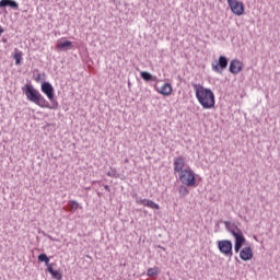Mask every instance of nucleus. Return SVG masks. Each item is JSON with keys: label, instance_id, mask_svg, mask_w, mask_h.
Returning <instances> with one entry per match:
<instances>
[{"label": "nucleus", "instance_id": "nucleus-25", "mask_svg": "<svg viewBox=\"0 0 280 280\" xmlns=\"http://www.w3.org/2000/svg\"><path fill=\"white\" fill-rule=\"evenodd\" d=\"M3 32H5V31H4L3 27H1V25H0V36L3 34Z\"/></svg>", "mask_w": 280, "mask_h": 280}, {"label": "nucleus", "instance_id": "nucleus-18", "mask_svg": "<svg viewBox=\"0 0 280 280\" xmlns=\"http://www.w3.org/2000/svg\"><path fill=\"white\" fill-rule=\"evenodd\" d=\"M160 272L161 270L159 269V267H153L148 269L147 275L148 277H159Z\"/></svg>", "mask_w": 280, "mask_h": 280}, {"label": "nucleus", "instance_id": "nucleus-7", "mask_svg": "<svg viewBox=\"0 0 280 280\" xmlns=\"http://www.w3.org/2000/svg\"><path fill=\"white\" fill-rule=\"evenodd\" d=\"M228 5L232 10L233 14L236 16H242L244 14V3L237 0H228Z\"/></svg>", "mask_w": 280, "mask_h": 280}, {"label": "nucleus", "instance_id": "nucleus-6", "mask_svg": "<svg viewBox=\"0 0 280 280\" xmlns=\"http://www.w3.org/2000/svg\"><path fill=\"white\" fill-rule=\"evenodd\" d=\"M211 67L214 73H222L229 67V58L220 56L218 62H212Z\"/></svg>", "mask_w": 280, "mask_h": 280}, {"label": "nucleus", "instance_id": "nucleus-21", "mask_svg": "<svg viewBox=\"0 0 280 280\" xmlns=\"http://www.w3.org/2000/svg\"><path fill=\"white\" fill-rule=\"evenodd\" d=\"M13 58L15 60V65L19 66L21 65V60H23V52L18 51L13 55Z\"/></svg>", "mask_w": 280, "mask_h": 280}, {"label": "nucleus", "instance_id": "nucleus-20", "mask_svg": "<svg viewBox=\"0 0 280 280\" xmlns=\"http://www.w3.org/2000/svg\"><path fill=\"white\" fill-rule=\"evenodd\" d=\"M38 261L44 262L47 268H49V266H51V264H49V258L47 257V254H39Z\"/></svg>", "mask_w": 280, "mask_h": 280}, {"label": "nucleus", "instance_id": "nucleus-8", "mask_svg": "<svg viewBox=\"0 0 280 280\" xmlns=\"http://www.w3.org/2000/svg\"><path fill=\"white\" fill-rule=\"evenodd\" d=\"M136 205H140L141 207H148L149 209H154L156 211L161 209V206H159V203L150 199H143L141 197H136Z\"/></svg>", "mask_w": 280, "mask_h": 280}, {"label": "nucleus", "instance_id": "nucleus-10", "mask_svg": "<svg viewBox=\"0 0 280 280\" xmlns=\"http://www.w3.org/2000/svg\"><path fill=\"white\" fill-rule=\"evenodd\" d=\"M173 167L175 174H180L182 172H184L185 170L183 167H185V156L179 155L175 158L173 162Z\"/></svg>", "mask_w": 280, "mask_h": 280}, {"label": "nucleus", "instance_id": "nucleus-11", "mask_svg": "<svg viewBox=\"0 0 280 280\" xmlns=\"http://www.w3.org/2000/svg\"><path fill=\"white\" fill-rule=\"evenodd\" d=\"M253 257V248L252 247H244L240 252V258L243 261H250V258Z\"/></svg>", "mask_w": 280, "mask_h": 280}, {"label": "nucleus", "instance_id": "nucleus-3", "mask_svg": "<svg viewBox=\"0 0 280 280\" xmlns=\"http://www.w3.org/2000/svg\"><path fill=\"white\" fill-rule=\"evenodd\" d=\"M225 229L228 233H231L235 240L234 244V250L235 253H240L242 250V246H244V243L246 242V237H244V232L237 228L235 223H232L231 221H224Z\"/></svg>", "mask_w": 280, "mask_h": 280}, {"label": "nucleus", "instance_id": "nucleus-23", "mask_svg": "<svg viewBox=\"0 0 280 280\" xmlns=\"http://www.w3.org/2000/svg\"><path fill=\"white\" fill-rule=\"evenodd\" d=\"M40 80H43L42 74H37L35 77V82H40Z\"/></svg>", "mask_w": 280, "mask_h": 280}, {"label": "nucleus", "instance_id": "nucleus-15", "mask_svg": "<svg viewBox=\"0 0 280 280\" xmlns=\"http://www.w3.org/2000/svg\"><path fill=\"white\" fill-rule=\"evenodd\" d=\"M140 78H142V80H144V82H156V80H159L156 77L152 75L148 71L140 72Z\"/></svg>", "mask_w": 280, "mask_h": 280}, {"label": "nucleus", "instance_id": "nucleus-1", "mask_svg": "<svg viewBox=\"0 0 280 280\" xmlns=\"http://www.w3.org/2000/svg\"><path fill=\"white\" fill-rule=\"evenodd\" d=\"M40 91L42 93H44V95H46V97L49 101H47V98H45V96L40 94ZM40 91H38L36 88H34V85L30 83H26L22 88V92L24 93L28 102H32L36 106H39V108H48V110H58L59 104L56 100V90L54 89V85L45 81L40 85Z\"/></svg>", "mask_w": 280, "mask_h": 280}, {"label": "nucleus", "instance_id": "nucleus-26", "mask_svg": "<svg viewBox=\"0 0 280 280\" xmlns=\"http://www.w3.org/2000/svg\"><path fill=\"white\" fill-rule=\"evenodd\" d=\"M2 43H8V38H2Z\"/></svg>", "mask_w": 280, "mask_h": 280}, {"label": "nucleus", "instance_id": "nucleus-9", "mask_svg": "<svg viewBox=\"0 0 280 280\" xmlns=\"http://www.w3.org/2000/svg\"><path fill=\"white\" fill-rule=\"evenodd\" d=\"M242 69H244V65L238 59L230 61L229 71L233 75H237V73L242 72Z\"/></svg>", "mask_w": 280, "mask_h": 280}, {"label": "nucleus", "instance_id": "nucleus-22", "mask_svg": "<svg viewBox=\"0 0 280 280\" xmlns=\"http://www.w3.org/2000/svg\"><path fill=\"white\" fill-rule=\"evenodd\" d=\"M107 176H109V178H119V173H117L116 168H110V171L107 172Z\"/></svg>", "mask_w": 280, "mask_h": 280}, {"label": "nucleus", "instance_id": "nucleus-14", "mask_svg": "<svg viewBox=\"0 0 280 280\" xmlns=\"http://www.w3.org/2000/svg\"><path fill=\"white\" fill-rule=\"evenodd\" d=\"M73 47L71 40H60L57 43V48L61 49V51H67Z\"/></svg>", "mask_w": 280, "mask_h": 280}, {"label": "nucleus", "instance_id": "nucleus-17", "mask_svg": "<svg viewBox=\"0 0 280 280\" xmlns=\"http://www.w3.org/2000/svg\"><path fill=\"white\" fill-rule=\"evenodd\" d=\"M68 207L69 211H71L72 213H74V211H78V209H82V207H80V203H78V201L75 200L68 201Z\"/></svg>", "mask_w": 280, "mask_h": 280}, {"label": "nucleus", "instance_id": "nucleus-24", "mask_svg": "<svg viewBox=\"0 0 280 280\" xmlns=\"http://www.w3.org/2000/svg\"><path fill=\"white\" fill-rule=\"evenodd\" d=\"M104 189H105L106 191H110V187H109L108 185H105V186H104Z\"/></svg>", "mask_w": 280, "mask_h": 280}, {"label": "nucleus", "instance_id": "nucleus-12", "mask_svg": "<svg viewBox=\"0 0 280 280\" xmlns=\"http://www.w3.org/2000/svg\"><path fill=\"white\" fill-rule=\"evenodd\" d=\"M156 91L160 93V95H164L165 97L172 95V84L164 83L161 88H158Z\"/></svg>", "mask_w": 280, "mask_h": 280}, {"label": "nucleus", "instance_id": "nucleus-4", "mask_svg": "<svg viewBox=\"0 0 280 280\" xmlns=\"http://www.w3.org/2000/svg\"><path fill=\"white\" fill-rule=\"evenodd\" d=\"M179 183L186 187H196V173L191 168H184L179 173Z\"/></svg>", "mask_w": 280, "mask_h": 280}, {"label": "nucleus", "instance_id": "nucleus-13", "mask_svg": "<svg viewBox=\"0 0 280 280\" xmlns=\"http://www.w3.org/2000/svg\"><path fill=\"white\" fill-rule=\"evenodd\" d=\"M0 8H12V10H19V3L14 0H0Z\"/></svg>", "mask_w": 280, "mask_h": 280}, {"label": "nucleus", "instance_id": "nucleus-2", "mask_svg": "<svg viewBox=\"0 0 280 280\" xmlns=\"http://www.w3.org/2000/svg\"><path fill=\"white\" fill-rule=\"evenodd\" d=\"M192 89H195V95L202 108L206 110H211V108H215V94L211 89L205 88L201 84H192Z\"/></svg>", "mask_w": 280, "mask_h": 280}, {"label": "nucleus", "instance_id": "nucleus-19", "mask_svg": "<svg viewBox=\"0 0 280 280\" xmlns=\"http://www.w3.org/2000/svg\"><path fill=\"white\" fill-rule=\"evenodd\" d=\"M178 192H179V196L185 198V196H189V188H187V186H185V184H184V185L179 186Z\"/></svg>", "mask_w": 280, "mask_h": 280}, {"label": "nucleus", "instance_id": "nucleus-5", "mask_svg": "<svg viewBox=\"0 0 280 280\" xmlns=\"http://www.w3.org/2000/svg\"><path fill=\"white\" fill-rule=\"evenodd\" d=\"M218 248L225 257H233V242L230 240L218 241Z\"/></svg>", "mask_w": 280, "mask_h": 280}, {"label": "nucleus", "instance_id": "nucleus-16", "mask_svg": "<svg viewBox=\"0 0 280 280\" xmlns=\"http://www.w3.org/2000/svg\"><path fill=\"white\" fill-rule=\"evenodd\" d=\"M47 272H49V275H51L52 279L62 280V273L58 270H54V267L48 266Z\"/></svg>", "mask_w": 280, "mask_h": 280}]
</instances>
